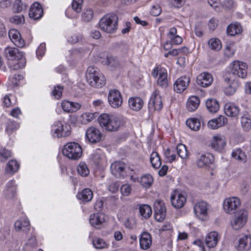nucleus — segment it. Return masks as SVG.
Wrapping results in <instances>:
<instances>
[{"instance_id": "1", "label": "nucleus", "mask_w": 251, "mask_h": 251, "mask_svg": "<svg viewBox=\"0 0 251 251\" xmlns=\"http://www.w3.org/2000/svg\"><path fill=\"white\" fill-rule=\"evenodd\" d=\"M98 121L100 126L111 132L117 131L122 125L119 118L106 113L100 114L98 118Z\"/></svg>"}, {"instance_id": "2", "label": "nucleus", "mask_w": 251, "mask_h": 251, "mask_svg": "<svg viewBox=\"0 0 251 251\" xmlns=\"http://www.w3.org/2000/svg\"><path fill=\"white\" fill-rule=\"evenodd\" d=\"M3 55L8 60L19 61V63L16 64L11 69L16 70L25 66L26 61L24 53L21 51L18 48L12 47H7L3 51Z\"/></svg>"}, {"instance_id": "3", "label": "nucleus", "mask_w": 251, "mask_h": 251, "mask_svg": "<svg viewBox=\"0 0 251 251\" xmlns=\"http://www.w3.org/2000/svg\"><path fill=\"white\" fill-rule=\"evenodd\" d=\"M86 77L89 84L95 88H101L106 83L105 77L97 68L93 66L87 68Z\"/></svg>"}, {"instance_id": "4", "label": "nucleus", "mask_w": 251, "mask_h": 251, "mask_svg": "<svg viewBox=\"0 0 251 251\" xmlns=\"http://www.w3.org/2000/svg\"><path fill=\"white\" fill-rule=\"evenodd\" d=\"M100 29L107 33L116 32L118 28V18L113 14H107L101 18L99 23Z\"/></svg>"}, {"instance_id": "5", "label": "nucleus", "mask_w": 251, "mask_h": 251, "mask_svg": "<svg viewBox=\"0 0 251 251\" xmlns=\"http://www.w3.org/2000/svg\"><path fill=\"white\" fill-rule=\"evenodd\" d=\"M71 126L64 121L55 122L51 126V133L57 138L66 137L71 134Z\"/></svg>"}, {"instance_id": "6", "label": "nucleus", "mask_w": 251, "mask_h": 251, "mask_svg": "<svg viewBox=\"0 0 251 251\" xmlns=\"http://www.w3.org/2000/svg\"><path fill=\"white\" fill-rule=\"evenodd\" d=\"M80 146L75 142H70L66 144L62 150L63 155L72 160L79 159L82 155Z\"/></svg>"}, {"instance_id": "7", "label": "nucleus", "mask_w": 251, "mask_h": 251, "mask_svg": "<svg viewBox=\"0 0 251 251\" xmlns=\"http://www.w3.org/2000/svg\"><path fill=\"white\" fill-rule=\"evenodd\" d=\"M248 217L247 210L241 209L238 211L234 215L230 224L232 228L235 230H238L246 225Z\"/></svg>"}, {"instance_id": "8", "label": "nucleus", "mask_w": 251, "mask_h": 251, "mask_svg": "<svg viewBox=\"0 0 251 251\" xmlns=\"http://www.w3.org/2000/svg\"><path fill=\"white\" fill-rule=\"evenodd\" d=\"M152 75L153 77L156 78L157 84L162 88L167 87L168 85V74L167 70L160 66L156 67L152 72Z\"/></svg>"}, {"instance_id": "9", "label": "nucleus", "mask_w": 251, "mask_h": 251, "mask_svg": "<svg viewBox=\"0 0 251 251\" xmlns=\"http://www.w3.org/2000/svg\"><path fill=\"white\" fill-rule=\"evenodd\" d=\"M241 201L237 197H232L226 198L223 201V207L224 211L229 214L234 213L240 206Z\"/></svg>"}, {"instance_id": "10", "label": "nucleus", "mask_w": 251, "mask_h": 251, "mask_svg": "<svg viewBox=\"0 0 251 251\" xmlns=\"http://www.w3.org/2000/svg\"><path fill=\"white\" fill-rule=\"evenodd\" d=\"M163 107L162 98L158 90L155 89L152 93L149 102V107L154 110L160 111Z\"/></svg>"}, {"instance_id": "11", "label": "nucleus", "mask_w": 251, "mask_h": 251, "mask_svg": "<svg viewBox=\"0 0 251 251\" xmlns=\"http://www.w3.org/2000/svg\"><path fill=\"white\" fill-rule=\"evenodd\" d=\"M108 101L109 105L113 108H117L120 107L123 101L120 91L117 89L110 90L108 95Z\"/></svg>"}, {"instance_id": "12", "label": "nucleus", "mask_w": 251, "mask_h": 251, "mask_svg": "<svg viewBox=\"0 0 251 251\" xmlns=\"http://www.w3.org/2000/svg\"><path fill=\"white\" fill-rule=\"evenodd\" d=\"M208 205L204 201L197 203L194 207L196 217L201 221H205L208 218Z\"/></svg>"}, {"instance_id": "13", "label": "nucleus", "mask_w": 251, "mask_h": 251, "mask_svg": "<svg viewBox=\"0 0 251 251\" xmlns=\"http://www.w3.org/2000/svg\"><path fill=\"white\" fill-rule=\"evenodd\" d=\"M214 157L213 155L209 153L204 154L199 153L197 155L196 164L200 168H204L209 167L214 162Z\"/></svg>"}, {"instance_id": "14", "label": "nucleus", "mask_w": 251, "mask_h": 251, "mask_svg": "<svg viewBox=\"0 0 251 251\" xmlns=\"http://www.w3.org/2000/svg\"><path fill=\"white\" fill-rule=\"evenodd\" d=\"M235 249L238 251H247L251 248V235H244L234 244Z\"/></svg>"}, {"instance_id": "15", "label": "nucleus", "mask_w": 251, "mask_h": 251, "mask_svg": "<svg viewBox=\"0 0 251 251\" xmlns=\"http://www.w3.org/2000/svg\"><path fill=\"white\" fill-rule=\"evenodd\" d=\"M17 187L13 181L8 182L3 193L4 198L7 201H13L16 198Z\"/></svg>"}, {"instance_id": "16", "label": "nucleus", "mask_w": 251, "mask_h": 251, "mask_svg": "<svg viewBox=\"0 0 251 251\" xmlns=\"http://www.w3.org/2000/svg\"><path fill=\"white\" fill-rule=\"evenodd\" d=\"M186 201L184 195L178 191H175L171 197V201L172 205L176 208L182 207Z\"/></svg>"}, {"instance_id": "17", "label": "nucleus", "mask_w": 251, "mask_h": 251, "mask_svg": "<svg viewBox=\"0 0 251 251\" xmlns=\"http://www.w3.org/2000/svg\"><path fill=\"white\" fill-rule=\"evenodd\" d=\"M247 65L245 62L240 61H234L230 64V70L236 68V75L240 78H245L247 74Z\"/></svg>"}, {"instance_id": "18", "label": "nucleus", "mask_w": 251, "mask_h": 251, "mask_svg": "<svg viewBox=\"0 0 251 251\" xmlns=\"http://www.w3.org/2000/svg\"><path fill=\"white\" fill-rule=\"evenodd\" d=\"M8 36L11 42L16 46L23 48L25 45V40L22 38L20 32L16 29H11Z\"/></svg>"}, {"instance_id": "19", "label": "nucleus", "mask_w": 251, "mask_h": 251, "mask_svg": "<svg viewBox=\"0 0 251 251\" xmlns=\"http://www.w3.org/2000/svg\"><path fill=\"white\" fill-rule=\"evenodd\" d=\"M86 136L90 142L96 143L100 141L101 134L99 129L91 127L86 130Z\"/></svg>"}, {"instance_id": "20", "label": "nucleus", "mask_w": 251, "mask_h": 251, "mask_svg": "<svg viewBox=\"0 0 251 251\" xmlns=\"http://www.w3.org/2000/svg\"><path fill=\"white\" fill-rule=\"evenodd\" d=\"M220 239V234L216 231H211L208 233L205 236V243L209 249L216 247Z\"/></svg>"}, {"instance_id": "21", "label": "nucleus", "mask_w": 251, "mask_h": 251, "mask_svg": "<svg viewBox=\"0 0 251 251\" xmlns=\"http://www.w3.org/2000/svg\"><path fill=\"white\" fill-rule=\"evenodd\" d=\"M226 145V141L224 136L218 135L213 136L211 142V148L218 151H222Z\"/></svg>"}, {"instance_id": "22", "label": "nucleus", "mask_w": 251, "mask_h": 251, "mask_svg": "<svg viewBox=\"0 0 251 251\" xmlns=\"http://www.w3.org/2000/svg\"><path fill=\"white\" fill-rule=\"evenodd\" d=\"M189 83L190 78L188 76L180 77L174 83V90L177 93H181L187 88Z\"/></svg>"}, {"instance_id": "23", "label": "nucleus", "mask_w": 251, "mask_h": 251, "mask_svg": "<svg viewBox=\"0 0 251 251\" xmlns=\"http://www.w3.org/2000/svg\"><path fill=\"white\" fill-rule=\"evenodd\" d=\"M166 208L162 201L154 203V218L158 222H162L166 217Z\"/></svg>"}, {"instance_id": "24", "label": "nucleus", "mask_w": 251, "mask_h": 251, "mask_svg": "<svg viewBox=\"0 0 251 251\" xmlns=\"http://www.w3.org/2000/svg\"><path fill=\"white\" fill-rule=\"evenodd\" d=\"M43 15V9L41 5L38 2L33 3L29 9V17L33 20H37L41 19Z\"/></svg>"}, {"instance_id": "25", "label": "nucleus", "mask_w": 251, "mask_h": 251, "mask_svg": "<svg viewBox=\"0 0 251 251\" xmlns=\"http://www.w3.org/2000/svg\"><path fill=\"white\" fill-rule=\"evenodd\" d=\"M212 81L213 77L212 75L206 72L201 74L197 78L198 84L203 87L209 86L211 84Z\"/></svg>"}, {"instance_id": "26", "label": "nucleus", "mask_w": 251, "mask_h": 251, "mask_svg": "<svg viewBox=\"0 0 251 251\" xmlns=\"http://www.w3.org/2000/svg\"><path fill=\"white\" fill-rule=\"evenodd\" d=\"M105 215L101 213H97L91 215L90 217V224L96 228H100L102 224L105 222Z\"/></svg>"}, {"instance_id": "27", "label": "nucleus", "mask_w": 251, "mask_h": 251, "mask_svg": "<svg viewBox=\"0 0 251 251\" xmlns=\"http://www.w3.org/2000/svg\"><path fill=\"white\" fill-rule=\"evenodd\" d=\"M225 114L231 117H236L240 112L239 107L233 102L226 103L224 107Z\"/></svg>"}, {"instance_id": "28", "label": "nucleus", "mask_w": 251, "mask_h": 251, "mask_svg": "<svg viewBox=\"0 0 251 251\" xmlns=\"http://www.w3.org/2000/svg\"><path fill=\"white\" fill-rule=\"evenodd\" d=\"M61 107L64 112L73 113L79 110L81 107V104L78 102L64 100L61 102Z\"/></svg>"}, {"instance_id": "29", "label": "nucleus", "mask_w": 251, "mask_h": 251, "mask_svg": "<svg viewBox=\"0 0 251 251\" xmlns=\"http://www.w3.org/2000/svg\"><path fill=\"white\" fill-rule=\"evenodd\" d=\"M227 118L222 115L210 120L208 123V126L212 129H215L225 126L227 123Z\"/></svg>"}, {"instance_id": "30", "label": "nucleus", "mask_w": 251, "mask_h": 251, "mask_svg": "<svg viewBox=\"0 0 251 251\" xmlns=\"http://www.w3.org/2000/svg\"><path fill=\"white\" fill-rule=\"evenodd\" d=\"M140 246L143 250L149 249L152 244V238L151 235L147 232H143L140 236Z\"/></svg>"}, {"instance_id": "31", "label": "nucleus", "mask_w": 251, "mask_h": 251, "mask_svg": "<svg viewBox=\"0 0 251 251\" xmlns=\"http://www.w3.org/2000/svg\"><path fill=\"white\" fill-rule=\"evenodd\" d=\"M236 68L233 69V70H230V71L226 73L224 76V80L225 82L227 83H236L237 84H240V83L239 82V78H240V76H238L237 75H236Z\"/></svg>"}, {"instance_id": "32", "label": "nucleus", "mask_w": 251, "mask_h": 251, "mask_svg": "<svg viewBox=\"0 0 251 251\" xmlns=\"http://www.w3.org/2000/svg\"><path fill=\"white\" fill-rule=\"evenodd\" d=\"M200 100L199 98L195 96H192L189 97L187 102L186 107L190 112L195 111L200 105Z\"/></svg>"}, {"instance_id": "33", "label": "nucleus", "mask_w": 251, "mask_h": 251, "mask_svg": "<svg viewBox=\"0 0 251 251\" xmlns=\"http://www.w3.org/2000/svg\"><path fill=\"white\" fill-rule=\"evenodd\" d=\"M126 165L122 162H115L110 166L112 174L115 176H123V173L125 169Z\"/></svg>"}, {"instance_id": "34", "label": "nucleus", "mask_w": 251, "mask_h": 251, "mask_svg": "<svg viewBox=\"0 0 251 251\" xmlns=\"http://www.w3.org/2000/svg\"><path fill=\"white\" fill-rule=\"evenodd\" d=\"M143 100L139 97L130 98L128 100V105L134 111H139L143 106Z\"/></svg>"}, {"instance_id": "35", "label": "nucleus", "mask_w": 251, "mask_h": 251, "mask_svg": "<svg viewBox=\"0 0 251 251\" xmlns=\"http://www.w3.org/2000/svg\"><path fill=\"white\" fill-rule=\"evenodd\" d=\"M242 31L241 25L238 23H232L226 28V33L228 35L235 36L240 34Z\"/></svg>"}, {"instance_id": "36", "label": "nucleus", "mask_w": 251, "mask_h": 251, "mask_svg": "<svg viewBox=\"0 0 251 251\" xmlns=\"http://www.w3.org/2000/svg\"><path fill=\"white\" fill-rule=\"evenodd\" d=\"M29 222L27 218L21 219L17 220L15 223V229L20 231L21 230H28Z\"/></svg>"}, {"instance_id": "37", "label": "nucleus", "mask_w": 251, "mask_h": 251, "mask_svg": "<svg viewBox=\"0 0 251 251\" xmlns=\"http://www.w3.org/2000/svg\"><path fill=\"white\" fill-rule=\"evenodd\" d=\"M93 197V192L91 189L88 188L84 189L79 194L77 195V197L79 199H80L85 202L91 201Z\"/></svg>"}, {"instance_id": "38", "label": "nucleus", "mask_w": 251, "mask_h": 251, "mask_svg": "<svg viewBox=\"0 0 251 251\" xmlns=\"http://www.w3.org/2000/svg\"><path fill=\"white\" fill-rule=\"evenodd\" d=\"M206 106L210 112L215 113L219 109L220 105L218 101L215 99H210L206 101Z\"/></svg>"}, {"instance_id": "39", "label": "nucleus", "mask_w": 251, "mask_h": 251, "mask_svg": "<svg viewBox=\"0 0 251 251\" xmlns=\"http://www.w3.org/2000/svg\"><path fill=\"white\" fill-rule=\"evenodd\" d=\"M97 116L98 114L96 113H83L80 116V122L82 124H87L94 120Z\"/></svg>"}, {"instance_id": "40", "label": "nucleus", "mask_w": 251, "mask_h": 251, "mask_svg": "<svg viewBox=\"0 0 251 251\" xmlns=\"http://www.w3.org/2000/svg\"><path fill=\"white\" fill-rule=\"evenodd\" d=\"M151 166L154 169H159L161 165L160 157L157 152L153 151L150 157Z\"/></svg>"}, {"instance_id": "41", "label": "nucleus", "mask_w": 251, "mask_h": 251, "mask_svg": "<svg viewBox=\"0 0 251 251\" xmlns=\"http://www.w3.org/2000/svg\"><path fill=\"white\" fill-rule=\"evenodd\" d=\"M186 125L192 130L198 131L201 127V122L198 119L193 118L188 119Z\"/></svg>"}, {"instance_id": "42", "label": "nucleus", "mask_w": 251, "mask_h": 251, "mask_svg": "<svg viewBox=\"0 0 251 251\" xmlns=\"http://www.w3.org/2000/svg\"><path fill=\"white\" fill-rule=\"evenodd\" d=\"M139 212L141 216L145 219L151 217L152 214V210L149 205L142 204L139 206Z\"/></svg>"}, {"instance_id": "43", "label": "nucleus", "mask_w": 251, "mask_h": 251, "mask_svg": "<svg viewBox=\"0 0 251 251\" xmlns=\"http://www.w3.org/2000/svg\"><path fill=\"white\" fill-rule=\"evenodd\" d=\"M231 155L235 159L242 162H246V155L240 149H237L234 150L231 153Z\"/></svg>"}, {"instance_id": "44", "label": "nucleus", "mask_w": 251, "mask_h": 251, "mask_svg": "<svg viewBox=\"0 0 251 251\" xmlns=\"http://www.w3.org/2000/svg\"><path fill=\"white\" fill-rule=\"evenodd\" d=\"M19 168V164L15 160H11L7 164L6 171L8 173L14 174L18 171Z\"/></svg>"}, {"instance_id": "45", "label": "nucleus", "mask_w": 251, "mask_h": 251, "mask_svg": "<svg viewBox=\"0 0 251 251\" xmlns=\"http://www.w3.org/2000/svg\"><path fill=\"white\" fill-rule=\"evenodd\" d=\"M94 17V12L92 9L88 8L83 10L81 17L82 19L85 22H89L91 21Z\"/></svg>"}, {"instance_id": "46", "label": "nucleus", "mask_w": 251, "mask_h": 251, "mask_svg": "<svg viewBox=\"0 0 251 251\" xmlns=\"http://www.w3.org/2000/svg\"><path fill=\"white\" fill-rule=\"evenodd\" d=\"M176 151L178 156L182 159H186L188 157V152L186 147L183 144H179L176 147Z\"/></svg>"}, {"instance_id": "47", "label": "nucleus", "mask_w": 251, "mask_h": 251, "mask_svg": "<svg viewBox=\"0 0 251 251\" xmlns=\"http://www.w3.org/2000/svg\"><path fill=\"white\" fill-rule=\"evenodd\" d=\"M153 180V178L151 175L146 174L141 177L140 183L143 187L148 188L151 185Z\"/></svg>"}, {"instance_id": "48", "label": "nucleus", "mask_w": 251, "mask_h": 251, "mask_svg": "<svg viewBox=\"0 0 251 251\" xmlns=\"http://www.w3.org/2000/svg\"><path fill=\"white\" fill-rule=\"evenodd\" d=\"M209 48L215 50H219L222 48L221 41L217 38H211L208 41Z\"/></svg>"}, {"instance_id": "49", "label": "nucleus", "mask_w": 251, "mask_h": 251, "mask_svg": "<svg viewBox=\"0 0 251 251\" xmlns=\"http://www.w3.org/2000/svg\"><path fill=\"white\" fill-rule=\"evenodd\" d=\"M78 174L82 176H86L89 174V170L84 162H80L77 168Z\"/></svg>"}, {"instance_id": "50", "label": "nucleus", "mask_w": 251, "mask_h": 251, "mask_svg": "<svg viewBox=\"0 0 251 251\" xmlns=\"http://www.w3.org/2000/svg\"><path fill=\"white\" fill-rule=\"evenodd\" d=\"M241 126L245 131H249L251 128V119L245 115L243 116L241 118Z\"/></svg>"}, {"instance_id": "51", "label": "nucleus", "mask_w": 251, "mask_h": 251, "mask_svg": "<svg viewBox=\"0 0 251 251\" xmlns=\"http://www.w3.org/2000/svg\"><path fill=\"white\" fill-rule=\"evenodd\" d=\"M228 86L224 89V92L226 95H232L236 92L237 89L240 86V84L235 83H227Z\"/></svg>"}, {"instance_id": "52", "label": "nucleus", "mask_w": 251, "mask_h": 251, "mask_svg": "<svg viewBox=\"0 0 251 251\" xmlns=\"http://www.w3.org/2000/svg\"><path fill=\"white\" fill-rule=\"evenodd\" d=\"M235 50L236 49L234 44L233 43H229L226 45L225 50V54L227 57H232L234 55Z\"/></svg>"}, {"instance_id": "53", "label": "nucleus", "mask_w": 251, "mask_h": 251, "mask_svg": "<svg viewBox=\"0 0 251 251\" xmlns=\"http://www.w3.org/2000/svg\"><path fill=\"white\" fill-rule=\"evenodd\" d=\"M93 245L96 249H103L108 247V244L102 239L97 238L93 240Z\"/></svg>"}, {"instance_id": "54", "label": "nucleus", "mask_w": 251, "mask_h": 251, "mask_svg": "<svg viewBox=\"0 0 251 251\" xmlns=\"http://www.w3.org/2000/svg\"><path fill=\"white\" fill-rule=\"evenodd\" d=\"M19 125L15 122L9 121L7 123L6 132L8 134H11L13 131L19 128Z\"/></svg>"}, {"instance_id": "55", "label": "nucleus", "mask_w": 251, "mask_h": 251, "mask_svg": "<svg viewBox=\"0 0 251 251\" xmlns=\"http://www.w3.org/2000/svg\"><path fill=\"white\" fill-rule=\"evenodd\" d=\"M83 0H73L72 3L73 9L76 12H80L82 9Z\"/></svg>"}, {"instance_id": "56", "label": "nucleus", "mask_w": 251, "mask_h": 251, "mask_svg": "<svg viewBox=\"0 0 251 251\" xmlns=\"http://www.w3.org/2000/svg\"><path fill=\"white\" fill-rule=\"evenodd\" d=\"M132 190L131 186L130 184L126 183L123 184L121 187V192L125 196H128L131 193Z\"/></svg>"}, {"instance_id": "57", "label": "nucleus", "mask_w": 251, "mask_h": 251, "mask_svg": "<svg viewBox=\"0 0 251 251\" xmlns=\"http://www.w3.org/2000/svg\"><path fill=\"white\" fill-rule=\"evenodd\" d=\"M102 154L100 150H97L93 154L92 159L96 165L99 164L101 159Z\"/></svg>"}, {"instance_id": "58", "label": "nucleus", "mask_w": 251, "mask_h": 251, "mask_svg": "<svg viewBox=\"0 0 251 251\" xmlns=\"http://www.w3.org/2000/svg\"><path fill=\"white\" fill-rule=\"evenodd\" d=\"M102 63L104 65L114 66L116 64V60L113 56H106V57L102 61Z\"/></svg>"}, {"instance_id": "59", "label": "nucleus", "mask_w": 251, "mask_h": 251, "mask_svg": "<svg viewBox=\"0 0 251 251\" xmlns=\"http://www.w3.org/2000/svg\"><path fill=\"white\" fill-rule=\"evenodd\" d=\"M11 152L6 149L0 150V161H5L7 158L11 156Z\"/></svg>"}, {"instance_id": "60", "label": "nucleus", "mask_w": 251, "mask_h": 251, "mask_svg": "<svg viewBox=\"0 0 251 251\" xmlns=\"http://www.w3.org/2000/svg\"><path fill=\"white\" fill-rule=\"evenodd\" d=\"M209 4L216 11H220L222 4L220 0H207Z\"/></svg>"}, {"instance_id": "61", "label": "nucleus", "mask_w": 251, "mask_h": 251, "mask_svg": "<svg viewBox=\"0 0 251 251\" xmlns=\"http://www.w3.org/2000/svg\"><path fill=\"white\" fill-rule=\"evenodd\" d=\"M63 87L57 85L54 87V89L52 92V95L57 99H59L62 96Z\"/></svg>"}, {"instance_id": "62", "label": "nucleus", "mask_w": 251, "mask_h": 251, "mask_svg": "<svg viewBox=\"0 0 251 251\" xmlns=\"http://www.w3.org/2000/svg\"><path fill=\"white\" fill-rule=\"evenodd\" d=\"M24 6L21 1V0H15L13 6L14 12L20 13L24 9Z\"/></svg>"}, {"instance_id": "63", "label": "nucleus", "mask_w": 251, "mask_h": 251, "mask_svg": "<svg viewBox=\"0 0 251 251\" xmlns=\"http://www.w3.org/2000/svg\"><path fill=\"white\" fill-rule=\"evenodd\" d=\"M46 51V44L44 43H41L36 50V54L38 58L42 57Z\"/></svg>"}, {"instance_id": "64", "label": "nucleus", "mask_w": 251, "mask_h": 251, "mask_svg": "<svg viewBox=\"0 0 251 251\" xmlns=\"http://www.w3.org/2000/svg\"><path fill=\"white\" fill-rule=\"evenodd\" d=\"M161 13V9L158 4L152 6L151 14L153 16H157Z\"/></svg>"}]
</instances>
